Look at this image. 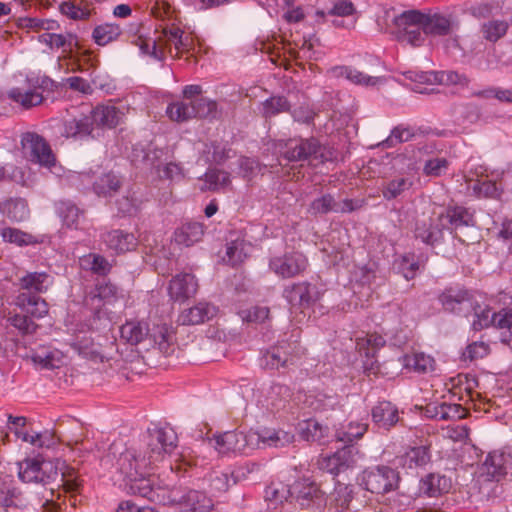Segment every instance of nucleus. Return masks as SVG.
Listing matches in <instances>:
<instances>
[{"mask_svg":"<svg viewBox=\"0 0 512 512\" xmlns=\"http://www.w3.org/2000/svg\"><path fill=\"white\" fill-rule=\"evenodd\" d=\"M152 464L145 453L142 458L133 449H125L120 453L116 468L123 476L127 493L154 502L162 486H156L151 475L146 476L147 468Z\"/></svg>","mask_w":512,"mask_h":512,"instance_id":"f257e3e1","label":"nucleus"},{"mask_svg":"<svg viewBox=\"0 0 512 512\" xmlns=\"http://www.w3.org/2000/svg\"><path fill=\"white\" fill-rule=\"evenodd\" d=\"M153 503L177 505L182 512H215L213 500L203 491L162 486Z\"/></svg>","mask_w":512,"mask_h":512,"instance_id":"f03ea898","label":"nucleus"},{"mask_svg":"<svg viewBox=\"0 0 512 512\" xmlns=\"http://www.w3.org/2000/svg\"><path fill=\"white\" fill-rule=\"evenodd\" d=\"M283 156L290 162L307 160L310 165L318 166L335 159V151L329 146L320 144L316 138L289 141Z\"/></svg>","mask_w":512,"mask_h":512,"instance_id":"7ed1b4c3","label":"nucleus"},{"mask_svg":"<svg viewBox=\"0 0 512 512\" xmlns=\"http://www.w3.org/2000/svg\"><path fill=\"white\" fill-rule=\"evenodd\" d=\"M393 25L419 24L423 33L430 36H446L452 30L450 18L434 13L425 14L418 10H407L392 18Z\"/></svg>","mask_w":512,"mask_h":512,"instance_id":"20e7f679","label":"nucleus"},{"mask_svg":"<svg viewBox=\"0 0 512 512\" xmlns=\"http://www.w3.org/2000/svg\"><path fill=\"white\" fill-rule=\"evenodd\" d=\"M18 478L25 484H40L47 486L54 482L58 476L57 466L49 460L38 455L36 457H27L17 463Z\"/></svg>","mask_w":512,"mask_h":512,"instance_id":"39448f33","label":"nucleus"},{"mask_svg":"<svg viewBox=\"0 0 512 512\" xmlns=\"http://www.w3.org/2000/svg\"><path fill=\"white\" fill-rule=\"evenodd\" d=\"M59 133L62 137L73 141L82 142L94 139L95 128L89 110L84 111L78 107L67 110L61 120Z\"/></svg>","mask_w":512,"mask_h":512,"instance_id":"423d86ee","label":"nucleus"},{"mask_svg":"<svg viewBox=\"0 0 512 512\" xmlns=\"http://www.w3.org/2000/svg\"><path fill=\"white\" fill-rule=\"evenodd\" d=\"M399 481V472L386 465L367 468L360 476V486L376 495H385L395 491Z\"/></svg>","mask_w":512,"mask_h":512,"instance_id":"0eeeda50","label":"nucleus"},{"mask_svg":"<svg viewBox=\"0 0 512 512\" xmlns=\"http://www.w3.org/2000/svg\"><path fill=\"white\" fill-rule=\"evenodd\" d=\"M302 352V347L297 340L292 342L281 340L262 354L260 365L265 369L278 370L293 364L294 359L298 358Z\"/></svg>","mask_w":512,"mask_h":512,"instance_id":"6e6552de","label":"nucleus"},{"mask_svg":"<svg viewBox=\"0 0 512 512\" xmlns=\"http://www.w3.org/2000/svg\"><path fill=\"white\" fill-rule=\"evenodd\" d=\"M21 145L25 157L33 163L50 168L55 165L56 157L44 137L35 132L22 134Z\"/></svg>","mask_w":512,"mask_h":512,"instance_id":"1a4fd4ad","label":"nucleus"},{"mask_svg":"<svg viewBox=\"0 0 512 512\" xmlns=\"http://www.w3.org/2000/svg\"><path fill=\"white\" fill-rule=\"evenodd\" d=\"M293 439L294 435L284 430H265L261 433L254 430L242 431L243 454H248L250 451L266 445L283 447L291 443Z\"/></svg>","mask_w":512,"mask_h":512,"instance_id":"9d476101","label":"nucleus"},{"mask_svg":"<svg viewBox=\"0 0 512 512\" xmlns=\"http://www.w3.org/2000/svg\"><path fill=\"white\" fill-rule=\"evenodd\" d=\"M177 435L173 428L159 427L149 430L147 450L150 463L161 461L166 454H170L176 447Z\"/></svg>","mask_w":512,"mask_h":512,"instance_id":"9b49d317","label":"nucleus"},{"mask_svg":"<svg viewBox=\"0 0 512 512\" xmlns=\"http://www.w3.org/2000/svg\"><path fill=\"white\" fill-rule=\"evenodd\" d=\"M162 36L165 39V49L170 55H172V48H174L176 51L174 58L180 59L183 55H186V60L197 64L198 60L194 55L195 43L191 35L186 34L178 25L171 24L163 27Z\"/></svg>","mask_w":512,"mask_h":512,"instance_id":"f8f14e48","label":"nucleus"},{"mask_svg":"<svg viewBox=\"0 0 512 512\" xmlns=\"http://www.w3.org/2000/svg\"><path fill=\"white\" fill-rule=\"evenodd\" d=\"M269 269L283 279L302 274L308 267L307 257L299 251L286 252L269 260Z\"/></svg>","mask_w":512,"mask_h":512,"instance_id":"ddd939ff","label":"nucleus"},{"mask_svg":"<svg viewBox=\"0 0 512 512\" xmlns=\"http://www.w3.org/2000/svg\"><path fill=\"white\" fill-rule=\"evenodd\" d=\"M118 299V289L111 283H99L90 291L84 299V305L92 313L95 319H102L107 315L105 307L112 305Z\"/></svg>","mask_w":512,"mask_h":512,"instance_id":"4468645a","label":"nucleus"},{"mask_svg":"<svg viewBox=\"0 0 512 512\" xmlns=\"http://www.w3.org/2000/svg\"><path fill=\"white\" fill-rule=\"evenodd\" d=\"M438 300L445 311L467 316L473 307L474 296L464 287L450 286L441 292Z\"/></svg>","mask_w":512,"mask_h":512,"instance_id":"2eb2a0df","label":"nucleus"},{"mask_svg":"<svg viewBox=\"0 0 512 512\" xmlns=\"http://www.w3.org/2000/svg\"><path fill=\"white\" fill-rule=\"evenodd\" d=\"M283 297L291 309L304 310L310 308L317 301V290L314 285L307 281L297 282L286 286L283 290Z\"/></svg>","mask_w":512,"mask_h":512,"instance_id":"dca6fc26","label":"nucleus"},{"mask_svg":"<svg viewBox=\"0 0 512 512\" xmlns=\"http://www.w3.org/2000/svg\"><path fill=\"white\" fill-rule=\"evenodd\" d=\"M198 289V282L191 273H179L169 282L168 295L176 302H185L193 297Z\"/></svg>","mask_w":512,"mask_h":512,"instance_id":"f3484780","label":"nucleus"},{"mask_svg":"<svg viewBox=\"0 0 512 512\" xmlns=\"http://www.w3.org/2000/svg\"><path fill=\"white\" fill-rule=\"evenodd\" d=\"M357 452L358 450L353 445H345L332 455L326 457L323 460L322 466L331 474L338 475L355 465Z\"/></svg>","mask_w":512,"mask_h":512,"instance_id":"a211bd4d","label":"nucleus"},{"mask_svg":"<svg viewBox=\"0 0 512 512\" xmlns=\"http://www.w3.org/2000/svg\"><path fill=\"white\" fill-rule=\"evenodd\" d=\"M101 239L107 248L116 254H123L136 249L138 240L128 231L113 229L101 235Z\"/></svg>","mask_w":512,"mask_h":512,"instance_id":"6ab92c4d","label":"nucleus"},{"mask_svg":"<svg viewBox=\"0 0 512 512\" xmlns=\"http://www.w3.org/2000/svg\"><path fill=\"white\" fill-rule=\"evenodd\" d=\"M15 305L32 318L42 319L49 312V305L40 295L19 292L15 297Z\"/></svg>","mask_w":512,"mask_h":512,"instance_id":"aec40b11","label":"nucleus"},{"mask_svg":"<svg viewBox=\"0 0 512 512\" xmlns=\"http://www.w3.org/2000/svg\"><path fill=\"white\" fill-rule=\"evenodd\" d=\"M53 284V277L47 272H27L18 279L21 292L40 295L46 293Z\"/></svg>","mask_w":512,"mask_h":512,"instance_id":"412c9836","label":"nucleus"},{"mask_svg":"<svg viewBox=\"0 0 512 512\" xmlns=\"http://www.w3.org/2000/svg\"><path fill=\"white\" fill-rule=\"evenodd\" d=\"M8 98L24 109L38 106L44 100L42 93L34 90L30 83H27L26 78L21 86L13 87L8 91Z\"/></svg>","mask_w":512,"mask_h":512,"instance_id":"4be33fe9","label":"nucleus"},{"mask_svg":"<svg viewBox=\"0 0 512 512\" xmlns=\"http://www.w3.org/2000/svg\"><path fill=\"white\" fill-rule=\"evenodd\" d=\"M374 424L379 429L390 430L399 421L397 407L389 401L378 402L371 411Z\"/></svg>","mask_w":512,"mask_h":512,"instance_id":"5701e85b","label":"nucleus"},{"mask_svg":"<svg viewBox=\"0 0 512 512\" xmlns=\"http://www.w3.org/2000/svg\"><path fill=\"white\" fill-rule=\"evenodd\" d=\"M217 313V308L207 302H199L193 307L184 310L178 318L182 325H198L212 319Z\"/></svg>","mask_w":512,"mask_h":512,"instance_id":"b1692460","label":"nucleus"},{"mask_svg":"<svg viewBox=\"0 0 512 512\" xmlns=\"http://www.w3.org/2000/svg\"><path fill=\"white\" fill-rule=\"evenodd\" d=\"M446 219L449 229L452 231L463 227H472L475 225L474 212L461 205H450L445 214L441 216Z\"/></svg>","mask_w":512,"mask_h":512,"instance_id":"393cba45","label":"nucleus"},{"mask_svg":"<svg viewBox=\"0 0 512 512\" xmlns=\"http://www.w3.org/2000/svg\"><path fill=\"white\" fill-rule=\"evenodd\" d=\"M26 506V500L22 490L15 485L13 481H7L0 478V507L23 508Z\"/></svg>","mask_w":512,"mask_h":512,"instance_id":"a878e982","label":"nucleus"},{"mask_svg":"<svg viewBox=\"0 0 512 512\" xmlns=\"http://www.w3.org/2000/svg\"><path fill=\"white\" fill-rule=\"evenodd\" d=\"M55 210L63 226L69 229H79L80 220L84 218V210L71 200H60L55 204Z\"/></svg>","mask_w":512,"mask_h":512,"instance_id":"bb28decb","label":"nucleus"},{"mask_svg":"<svg viewBox=\"0 0 512 512\" xmlns=\"http://www.w3.org/2000/svg\"><path fill=\"white\" fill-rule=\"evenodd\" d=\"M328 73L334 78H345L351 83L362 86H375L380 78L369 76L351 66L337 65L329 69Z\"/></svg>","mask_w":512,"mask_h":512,"instance_id":"cd10ccee","label":"nucleus"},{"mask_svg":"<svg viewBox=\"0 0 512 512\" xmlns=\"http://www.w3.org/2000/svg\"><path fill=\"white\" fill-rule=\"evenodd\" d=\"M90 116L93 117V125L95 131L99 127H116L121 118V111L113 105H97L89 110Z\"/></svg>","mask_w":512,"mask_h":512,"instance_id":"c85d7f7f","label":"nucleus"},{"mask_svg":"<svg viewBox=\"0 0 512 512\" xmlns=\"http://www.w3.org/2000/svg\"><path fill=\"white\" fill-rule=\"evenodd\" d=\"M214 447L219 454L242 453V431H226L214 435Z\"/></svg>","mask_w":512,"mask_h":512,"instance_id":"c756f323","label":"nucleus"},{"mask_svg":"<svg viewBox=\"0 0 512 512\" xmlns=\"http://www.w3.org/2000/svg\"><path fill=\"white\" fill-rule=\"evenodd\" d=\"M426 412L437 420H458L466 416V409L461 404L442 402L429 405Z\"/></svg>","mask_w":512,"mask_h":512,"instance_id":"7c9ffc66","label":"nucleus"},{"mask_svg":"<svg viewBox=\"0 0 512 512\" xmlns=\"http://www.w3.org/2000/svg\"><path fill=\"white\" fill-rule=\"evenodd\" d=\"M203 235V224L199 222H188L175 231L174 239L177 244L189 247L199 242Z\"/></svg>","mask_w":512,"mask_h":512,"instance_id":"2f4dec72","label":"nucleus"},{"mask_svg":"<svg viewBox=\"0 0 512 512\" xmlns=\"http://www.w3.org/2000/svg\"><path fill=\"white\" fill-rule=\"evenodd\" d=\"M429 461L430 452L427 446L411 447L399 457V464L410 470L424 467Z\"/></svg>","mask_w":512,"mask_h":512,"instance_id":"473e14b6","label":"nucleus"},{"mask_svg":"<svg viewBox=\"0 0 512 512\" xmlns=\"http://www.w3.org/2000/svg\"><path fill=\"white\" fill-rule=\"evenodd\" d=\"M415 238L420 239L423 243L434 246L443 239L442 229L433 224L431 219L418 221L414 230Z\"/></svg>","mask_w":512,"mask_h":512,"instance_id":"72a5a7b5","label":"nucleus"},{"mask_svg":"<svg viewBox=\"0 0 512 512\" xmlns=\"http://www.w3.org/2000/svg\"><path fill=\"white\" fill-rule=\"evenodd\" d=\"M368 430V424L360 421H351L341 425L335 432V438L338 442L345 445H352L356 440L361 439Z\"/></svg>","mask_w":512,"mask_h":512,"instance_id":"f704fd0d","label":"nucleus"},{"mask_svg":"<svg viewBox=\"0 0 512 512\" xmlns=\"http://www.w3.org/2000/svg\"><path fill=\"white\" fill-rule=\"evenodd\" d=\"M122 186V181L118 175L108 172L99 176L93 182V191L102 197H112Z\"/></svg>","mask_w":512,"mask_h":512,"instance_id":"c9c22d12","label":"nucleus"},{"mask_svg":"<svg viewBox=\"0 0 512 512\" xmlns=\"http://www.w3.org/2000/svg\"><path fill=\"white\" fill-rule=\"evenodd\" d=\"M300 436L310 442L324 444L328 437V427L323 426L316 419H308L299 424Z\"/></svg>","mask_w":512,"mask_h":512,"instance_id":"e433bc0d","label":"nucleus"},{"mask_svg":"<svg viewBox=\"0 0 512 512\" xmlns=\"http://www.w3.org/2000/svg\"><path fill=\"white\" fill-rule=\"evenodd\" d=\"M304 402L314 411H326L337 404V396L325 391L311 390L306 394Z\"/></svg>","mask_w":512,"mask_h":512,"instance_id":"4c0bfd02","label":"nucleus"},{"mask_svg":"<svg viewBox=\"0 0 512 512\" xmlns=\"http://www.w3.org/2000/svg\"><path fill=\"white\" fill-rule=\"evenodd\" d=\"M317 494V488L312 483L297 481L291 485L290 502H297L301 508L306 509L310 506L313 498Z\"/></svg>","mask_w":512,"mask_h":512,"instance_id":"58836bf2","label":"nucleus"},{"mask_svg":"<svg viewBox=\"0 0 512 512\" xmlns=\"http://www.w3.org/2000/svg\"><path fill=\"white\" fill-rule=\"evenodd\" d=\"M468 190L477 199H498L502 192L496 182L488 178L478 179L475 182L469 183Z\"/></svg>","mask_w":512,"mask_h":512,"instance_id":"ea45409f","label":"nucleus"},{"mask_svg":"<svg viewBox=\"0 0 512 512\" xmlns=\"http://www.w3.org/2000/svg\"><path fill=\"white\" fill-rule=\"evenodd\" d=\"M403 365L414 372L425 374L434 370L435 360L423 352H415L403 356Z\"/></svg>","mask_w":512,"mask_h":512,"instance_id":"a19ab883","label":"nucleus"},{"mask_svg":"<svg viewBox=\"0 0 512 512\" xmlns=\"http://www.w3.org/2000/svg\"><path fill=\"white\" fill-rule=\"evenodd\" d=\"M450 487V479L440 474L430 473L421 480V490L431 497L448 492Z\"/></svg>","mask_w":512,"mask_h":512,"instance_id":"79ce46f5","label":"nucleus"},{"mask_svg":"<svg viewBox=\"0 0 512 512\" xmlns=\"http://www.w3.org/2000/svg\"><path fill=\"white\" fill-rule=\"evenodd\" d=\"M291 105L287 97L283 95H273L260 105V114L265 119H270L276 115L284 112H289Z\"/></svg>","mask_w":512,"mask_h":512,"instance_id":"37998d69","label":"nucleus"},{"mask_svg":"<svg viewBox=\"0 0 512 512\" xmlns=\"http://www.w3.org/2000/svg\"><path fill=\"white\" fill-rule=\"evenodd\" d=\"M0 210L9 219L21 222L29 217V207L26 200L22 198L9 199L0 203Z\"/></svg>","mask_w":512,"mask_h":512,"instance_id":"c03bdc74","label":"nucleus"},{"mask_svg":"<svg viewBox=\"0 0 512 512\" xmlns=\"http://www.w3.org/2000/svg\"><path fill=\"white\" fill-rule=\"evenodd\" d=\"M423 81L440 85H464L468 80L463 74L455 71H430L422 76Z\"/></svg>","mask_w":512,"mask_h":512,"instance_id":"a18cd8bd","label":"nucleus"},{"mask_svg":"<svg viewBox=\"0 0 512 512\" xmlns=\"http://www.w3.org/2000/svg\"><path fill=\"white\" fill-rule=\"evenodd\" d=\"M386 344L385 338L378 333L366 334L356 340V348L367 358L374 357L376 352Z\"/></svg>","mask_w":512,"mask_h":512,"instance_id":"49530a36","label":"nucleus"},{"mask_svg":"<svg viewBox=\"0 0 512 512\" xmlns=\"http://www.w3.org/2000/svg\"><path fill=\"white\" fill-rule=\"evenodd\" d=\"M413 182L407 177H396L387 181L382 186V196L387 201H392L410 190Z\"/></svg>","mask_w":512,"mask_h":512,"instance_id":"de8ad7c7","label":"nucleus"},{"mask_svg":"<svg viewBox=\"0 0 512 512\" xmlns=\"http://www.w3.org/2000/svg\"><path fill=\"white\" fill-rule=\"evenodd\" d=\"M0 235L4 242L14 244L19 247L35 245L39 243L36 236L24 232L18 228L5 227L0 231Z\"/></svg>","mask_w":512,"mask_h":512,"instance_id":"09e8293b","label":"nucleus"},{"mask_svg":"<svg viewBox=\"0 0 512 512\" xmlns=\"http://www.w3.org/2000/svg\"><path fill=\"white\" fill-rule=\"evenodd\" d=\"M148 335V327L142 322H127L120 327V336L131 345L143 341Z\"/></svg>","mask_w":512,"mask_h":512,"instance_id":"8fccbe9b","label":"nucleus"},{"mask_svg":"<svg viewBox=\"0 0 512 512\" xmlns=\"http://www.w3.org/2000/svg\"><path fill=\"white\" fill-rule=\"evenodd\" d=\"M39 41L51 49L63 48L64 50H72L73 46L77 45V37L71 33L57 34L46 32L39 36Z\"/></svg>","mask_w":512,"mask_h":512,"instance_id":"3c124183","label":"nucleus"},{"mask_svg":"<svg viewBox=\"0 0 512 512\" xmlns=\"http://www.w3.org/2000/svg\"><path fill=\"white\" fill-rule=\"evenodd\" d=\"M471 312L474 314L472 322V329L474 331H481L493 325L494 312L488 305L482 306L474 299L473 307L470 309Z\"/></svg>","mask_w":512,"mask_h":512,"instance_id":"603ef678","label":"nucleus"},{"mask_svg":"<svg viewBox=\"0 0 512 512\" xmlns=\"http://www.w3.org/2000/svg\"><path fill=\"white\" fill-rule=\"evenodd\" d=\"M414 136L415 130L413 127L405 124H399L391 130L389 136L379 145L383 148H392L398 144L411 140Z\"/></svg>","mask_w":512,"mask_h":512,"instance_id":"864d4df0","label":"nucleus"},{"mask_svg":"<svg viewBox=\"0 0 512 512\" xmlns=\"http://www.w3.org/2000/svg\"><path fill=\"white\" fill-rule=\"evenodd\" d=\"M121 28L118 24L104 23L94 28L92 37L99 46H105L115 41L121 35Z\"/></svg>","mask_w":512,"mask_h":512,"instance_id":"5fc2aeb1","label":"nucleus"},{"mask_svg":"<svg viewBox=\"0 0 512 512\" xmlns=\"http://www.w3.org/2000/svg\"><path fill=\"white\" fill-rule=\"evenodd\" d=\"M245 241L243 239H235L227 243L226 253L223 258L229 265L236 267L244 262L247 258L245 250Z\"/></svg>","mask_w":512,"mask_h":512,"instance_id":"6e6d98bb","label":"nucleus"},{"mask_svg":"<svg viewBox=\"0 0 512 512\" xmlns=\"http://www.w3.org/2000/svg\"><path fill=\"white\" fill-rule=\"evenodd\" d=\"M231 149L226 144L221 142L212 141L205 144L203 153L206 155V159L210 163L222 164L228 158H230Z\"/></svg>","mask_w":512,"mask_h":512,"instance_id":"4d7b16f0","label":"nucleus"},{"mask_svg":"<svg viewBox=\"0 0 512 512\" xmlns=\"http://www.w3.org/2000/svg\"><path fill=\"white\" fill-rule=\"evenodd\" d=\"M505 463L506 460L504 454L494 451L488 453L483 463V467L487 475L492 478H498L506 474Z\"/></svg>","mask_w":512,"mask_h":512,"instance_id":"13d9d810","label":"nucleus"},{"mask_svg":"<svg viewBox=\"0 0 512 512\" xmlns=\"http://www.w3.org/2000/svg\"><path fill=\"white\" fill-rule=\"evenodd\" d=\"M206 183L205 188L202 190L217 191L221 188L227 187L230 183V174L226 171L219 169H208L204 174Z\"/></svg>","mask_w":512,"mask_h":512,"instance_id":"bf43d9fd","label":"nucleus"},{"mask_svg":"<svg viewBox=\"0 0 512 512\" xmlns=\"http://www.w3.org/2000/svg\"><path fill=\"white\" fill-rule=\"evenodd\" d=\"M291 486L281 482L271 483L265 489V499L271 504H282L284 501L290 502Z\"/></svg>","mask_w":512,"mask_h":512,"instance_id":"052dcab7","label":"nucleus"},{"mask_svg":"<svg viewBox=\"0 0 512 512\" xmlns=\"http://www.w3.org/2000/svg\"><path fill=\"white\" fill-rule=\"evenodd\" d=\"M338 210V203L333 195L326 193L315 198L309 205V213L312 215H323Z\"/></svg>","mask_w":512,"mask_h":512,"instance_id":"680f3d73","label":"nucleus"},{"mask_svg":"<svg viewBox=\"0 0 512 512\" xmlns=\"http://www.w3.org/2000/svg\"><path fill=\"white\" fill-rule=\"evenodd\" d=\"M166 113L173 121L183 122L195 117V110L193 103L189 102H176L169 104Z\"/></svg>","mask_w":512,"mask_h":512,"instance_id":"e2e57ef3","label":"nucleus"},{"mask_svg":"<svg viewBox=\"0 0 512 512\" xmlns=\"http://www.w3.org/2000/svg\"><path fill=\"white\" fill-rule=\"evenodd\" d=\"M508 27V23L504 20H490L483 23L481 31L486 40L496 42L507 33Z\"/></svg>","mask_w":512,"mask_h":512,"instance_id":"0e129e2a","label":"nucleus"},{"mask_svg":"<svg viewBox=\"0 0 512 512\" xmlns=\"http://www.w3.org/2000/svg\"><path fill=\"white\" fill-rule=\"evenodd\" d=\"M238 315L244 322L261 324L269 319L270 309L267 306L256 305L247 309H241Z\"/></svg>","mask_w":512,"mask_h":512,"instance_id":"69168bd1","label":"nucleus"},{"mask_svg":"<svg viewBox=\"0 0 512 512\" xmlns=\"http://www.w3.org/2000/svg\"><path fill=\"white\" fill-rule=\"evenodd\" d=\"M192 103L195 110V117L210 119L217 118L218 104L216 101L202 97L193 101Z\"/></svg>","mask_w":512,"mask_h":512,"instance_id":"338daca9","label":"nucleus"},{"mask_svg":"<svg viewBox=\"0 0 512 512\" xmlns=\"http://www.w3.org/2000/svg\"><path fill=\"white\" fill-rule=\"evenodd\" d=\"M137 45L143 55H147L160 62H163L166 58L165 49L159 47L157 41L154 39H142L139 37Z\"/></svg>","mask_w":512,"mask_h":512,"instance_id":"774afa93","label":"nucleus"}]
</instances>
